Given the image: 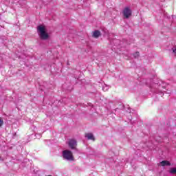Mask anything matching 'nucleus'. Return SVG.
<instances>
[{
    "mask_svg": "<svg viewBox=\"0 0 176 176\" xmlns=\"http://www.w3.org/2000/svg\"><path fill=\"white\" fill-rule=\"evenodd\" d=\"M37 32L40 38L43 41L49 39V34L46 32V28L43 25H39L37 28Z\"/></svg>",
    "mask_w": 176,
    "mask_h": 176,
    "instance_id": "obj_1",
    "label": "nucleus"
},
{
    "mask_svg": "<svg viewBox=\"0 0 176 176\" xmlns=\"http://www.w3.org/2000/svg\"><path fill=\"white\" fill-rule=\"evenodd\" d=\"M39 137H41V135H39Z\"/></svg>",
    "mask_w": 176,
    "mask_h": 176,
    "instance_id": "obj_15",
    "label": "nucleus"
},
{
    "mask_svg": "<svg viewBox=\"0 0 176 176\" xmlns=\"http://www.w3.org/2000/svg\"><path fill=\"white\" fill-rule=\"evenodd\" d=\"M85 138L94 141V135L91 133H85Z\"/></svg>",
    "mask_w": 176,
    "mask_h": 176,
    "instance_id": "obj_5",
    "label": "nucleus"
},
{
    "mask_svg": "<svg viewBox=\"0 0 176 176\" xmlns=\"http://www.w3.org/2000/svg\"><path fill=\"white\" fill-rule=\"evenodd\" d=\"M63 156L66 160L72 161L74 160V156H72V152L71 151L65 150L63 152Z\"/></svg>",
    "mask_w": 176,
    "mask_h": 176,
    "instance_id": "obj_2",
    "label": "nucleus"
},
{
    "mask_svg": "<svg viewBox=\"0 0 176 176\" xmlns=\"http://www.w3.org/2000/svg\"><path fill=\"white\" fill-rule=\"evenodd\" d=\"M160 164L162 167H164L165 166H171V164L168 161L164 160L160 162Z\"/></svg>",
    "mask_w": 176,
    "mask_h": 176,
    "instance_id": "obj_6",
    "label": "nucleus"
},
{
    "mask_svg": "<svg viewBox=\"0 0 176 176\" xmlns=\"http://www.w3.org/2000/svg\"><path fill=\"white\" fill-rule=\"evenodd\" d=\"M170 174H176V168H171L169 170Z\"/></svg>",
    "mask_w": 176,
    "mask_h": 176,
    "instance_id": "obj_9",
    "label": "nucleus"
},
{
    "mask_svg": "<svg viewBox=\"0 0 176 176\" xmlns=\"http://www.w3.org/2000/svg\"><path fill=\"white\" fill-rule=\"evenodd\" d=\"M113 42H119V40H113Z\"/></svg>",
    "mask_w": 176,
    "mask_h": 176,
    "instance_id": "obj_13",
    "label": "nucleus"
},
{
    "mask_svg": "<svg viewBox=\"0 0 176 176\" xmlns=\"http://www.w3.org/2000/svg\"><path fill=\"white\" fill-rule=\"evenodd\" d=\"M109 89V87L108 85H104L102 87L103 91H108Z\"/></svg>",
    "mask_w": 176,
    "mask_h": 176,
    "instance_id": "obj_8",
    "label": "nucleus"
},
{
    "mask_svg": "<svg viewBox=\"0 0 176 176\" xmlns=\"http://www.w3.org/2000/svg\"><path fill=\"white\" fill-rule=\"evenodd\" d=\"M122 14L125 19H129L131 16V10L129 7H126L122 10Z\"/></svg>",
    "mask_w": 176,
    "mask_h": 176,
    "instance_id": "obj_3",
    "label": "nucleus"
},
{
    "mask_svg": "<svg viewBox=\"0 0 176 176\" xmlns=\"http://www.w3.org/2000/svg\"><path fill=\"white\" fill-rule=\"evenodd\" d=\"M133 56L135 57V58H137L138 57L140 56V52H136L133 54Z\"/></svg>",
    "mask_w": 176,
    "mask_h": 176,
    "instance_id": "obj_10",
    "label": "nucleus"
},
{
    "mask_svg": "<svg viewBox=\"0 0 176 176\" xmlns=\"http://www.w3.org/2000/svg\"><path fill=\"white\" fill-rule=\"evenodd\" d=\"M2 124H3V121L0 118V127L2 126Z\"/></svg>",
    "mask_w": 176,
    "mask_h": 176,
    "instance_id": "obj_12",
    "label": "nucleus"
},
{
    "mask_svg": "<svg viewBox=\"0 0 176 176\" xmlns=\"http://www.w3.org/2000/svg\"><path fill=\"white\" fill-rule=\"evenodd\" d=\"M162 85H163L162 86H164V83H162Z\"/></svg>",
    "mask_w": 176,
    "mask_h": 176,
    "instance_id": "obj_14",
    "label": "nucleus"
},
{
    "mask_svg": "<svg viewBox=\"0 0 176 176\" xmlns=\"http://www.w3.org/2000/svg\"><path fill=\"white\" fill-rule=\"evenodd\" d=\"M173 52L176 54V45L172 48Z\"/></svg>",
    "mask_w": 176,
    "mask_h": 176,
    "instance_id": "obj_11",
    "label": "nucleus"
},
{
    "mask_svg": "<svg viewBox=\"0 0 176 176\" xmlns=\"http://www.w3.org/2000/svg\"><path fill=\"white\" fill-rule=\"evenodd\" d=\"M100 35H101V33L100 32V31L96 30L95 32H94V34H93L94 38H98Z\"/></svg>",
    "mask_w": 176,
    "mask_h": 176,
    "instance_id": "obj_7",
    "label": "nucleus"
},
{
    "mask_svg": "<svg viewBox=\"0 0 176 176\" xmlns=\"http://www.w3.org/2000/svg\"><path fill=\"white\" fill-rule=\"evenodd\" d=\"M68 145L71 149H76V145H78V143L75 139H70L69 140Z\"/></svg>",
    "mask_w": 176,
    "mask_h": 176,
    "instance_id": "obj_4",
    "label": "nucleus"
}]
</instances>
